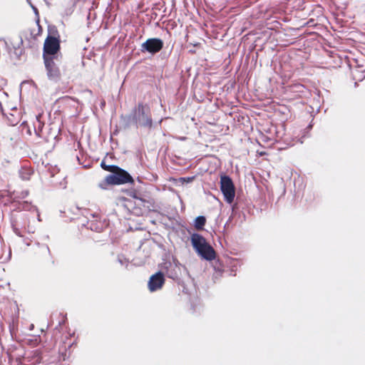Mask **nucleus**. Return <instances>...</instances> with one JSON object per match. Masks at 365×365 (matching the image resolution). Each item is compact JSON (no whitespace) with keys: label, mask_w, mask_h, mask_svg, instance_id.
Masks as SVG:
<instances>
[{"label":"nucleus","mask_w":365,"mask_h":365,"mask_svg":"<svg viewBox=\"0 0 365 365\" xmlns=\"http://www.w3.org/2000/svg\"><path fill=\"white\" fill-rule=\"evenodd\" d=\"M71 101H73V98L70 97V96H64V97H62V98H60L58 101L61 103H63V104H67L68 103Z\"/></svg>","instance_id":"nucleus-18"},{"label":"nucleus","mask_w":365,"mask_h":365,"mask_svg":"<svg viewBox=\"0 0 365 365\" xmlns=\"http://www.w3.org/2000/svg\"><path fill=\"white\" fill-rule=\"evenodd\" d=\"M14 112L17 113V116H16L13 113H11L10 116L9 115L7 116V118H8V120H9L10 125H13V126L16 125L19 123V120H20V118H19L20 113L16 110H15Z\"/></svg>","instance_id":"nucleus-14"},{"label":"nucleus","mask_w":365,"mask_h":365,"mask_svg":"<svg viewBox=\"0 0 365 365\" xmlns=\"http://www.w3.org/2000/svg\"><path fill=\"white\" fill-rule=\"evenodd\" d=\"M191 243L195 251L203 259L212 261L216 257V252L213 247L207 242L202 235L194 233L191 235Z\"/></svg>","instance_id":"nucleus-2"},{"label":"nucleus","mask_w":365,"mask_h":365,"mask_svg":"<svg viewBox=\"0 0 365 365\" xmlns=\"http://www.w3.org/2000/svg\"><path fill=\"white\" fill-rule=\"evenodd\" d=\"M73 344V341H72L71 339L69 337L66 338V340L63 341L62 346L59 348V351L62 355L66 356L67 354V348L70 349Z\"/></svg>","instance_id":"nucleus-12"},{"label":"nucleus","mask_w":365,"mask_h":365,"mask_svg":"<svg viewBox=\"0 0 365 365\" xmlns=\"http://www.w3.org/2000/svg\"><path fill=\"white\" fill-rule=\"evenodd\" d=\"M36 121L38 123V129L35 128V132H36V134L38 136H41V133H40L41 131V129H42V127L43 125V123L39 120V117L38 116L36 117Z\"/></svg>","instance_id":"nucleus-17"},{"label":"nucleus","mask_w":365,"mask_h":365,"mask_svg":"<svg viewBox=\"0 0 365 365\" xmlns=\"http://www.w3.org/2000/svg\"><path fill=\"white\" fill-rule=\"evenodd\" d=\"M206 223V218L204 216H198L196 217L195 220V228L197 230H204V226Z\"/></svg>","instance_id":"nucleus-13"},{"label":"nucleus","mask_w":365,"mask_h":365,"mask_svg":"<svg viewBox=\"0 0 365 365\" xmlns=\"http://www.w3.org/2000/svg\"><path fill=\"white\" fill-rule=\"evenodd\" d=\"M61 49L60 36L48 35L43 43V58H56L58 60V53Z\"/></svg>","instance_id":"nucleus-3"},{"label":"nucleus","mask_w":365,"mask_h":365,"mask_svg":"<svg viewBox=\"0 0 365 365\" xmlns=\"http://www.w3.org/2000/svg\"><path fill=\"white\" fill-rule=\"evenodd\" d=\"M36 261L41 265L53 264V260L48 246L43 245L38 247L34 251Z\"/></svg>","instance_id":"nucleus-6"},{"label":"nucleus","mask_w":365,"mask_h":365,"mask_svg":"<svg viewBox=\"0 0 365 365\" xmlns=\"http://www.w3.org/2000/svg\"><path fill=\"white\" fill-rule=\"evenodd\" d=\"M220 190L227 203H232L235 196V188L232 179L227 175L220 178Z\"/></svg>","instance_id":"nucleus-5"},{"label":"nucleus","mask_w":365,"mask_h":365,"mask_svg":"<svg viewBox=\"0 0 365 365\" xmlns=\"http://www.w3.org/2000/svg\"><path fill=\"white\" fill-rule=\"evenodd\" d=\"M165 282L163 273L160 272L152 275L148 282V287L151 292L160 289Z\"/></svg>","instance_id":"nucleus-10"},{"label":"nucleus","mask_w":365,"mask_h":365,"mask_svg":"<svg viewBox=\"0 0 365 365\" xmlns=\"http://www.w3.org/2000/svg\"><path fill=\"white\" fill-rule=\"evenodd\" d=\"M163 48V41L158 38H148L141 46V51L156 53Z\"/></svg>","instance_id":"nucleus-9"},{"label":"nucleus","mask_w":365,"mask_h":365,"mask_svg":"<svg viewBox=\"0 0 365 365\" xmlns=\"http://www.w3.org/2000/svg\"><path fill=\"white\" fill-rule=\"evenodd\" d=\"M55 60L56 58H43L48 78L51 81H58L61 78V74Z\"/></svg>","instance_id":"nucleus-8"},{"label":"nucleus","mask_w":365,"mask_h":365,"mask_svg":"<svg viewBox=\"0 0 365 365\" xmlns=\"http://www.w3.org/2000/svg\"><path fill=\"white\" fill-rule=\"evenodd\" d=\"M110 180L113 182V185H123L126 183H134V180L132 176L125 170L117 168V170L113 174L110 175Z\"/></svg>","instance_id":"nucleus-7"},{"label":"nucleus","mask_w":365,"mask_h":365,"mask_svg":"<svg viewBox=\"0 0 365 365\" xmlns=\"http://www.w3.org/2000/svg\"><path fill=\"white\" fill-rule=\"evenodd\" d=\"M134 197L135 199L134 202L122 197V200L125 202V207L133 215L136 216H143L150 212L158 211L159 207L153 199L144 200L136 197L135 195Z\"/></svg>","instance_id":"nucleus-1"},{"label":"nucleus","mask_w":365,"mask_h":365,"mask_svg":"<svg viewBox=\"0 0 365 365\" xmlns=\"http://www.w3.org/2000/svg\"><path fill=\"white\" fill-rule=\"evenodd\" d=\"M101 167L104 170H106V171H108V172H110L113 174L114 172H115V170H117V168L118 166L117 165H106V163L104 161H102L101 163Z\"/></svg>","instance_id":"nucleus-16"},{"label":"nucleus","mask_w":365,"mask_h":365,"mask_svg":"<svg viewBox=\"0 0 365 365\" xmlns=\"http://www.w3.org/2000/svg\"><path fill=\"white\" fill-rule=\"evenodd\" d=\"M133 119L145 127H151L153 121L150 107L142 103H138L133 112Z\"/></svg>","instance_id":"nucleus-4"},{"label":"nucleus","mask_w":365,"mask_h":365,"mask_svg":"<svg viewBox=\"0 0 365 365\" xmlns=\"http://www.w3.org/2000/svg\"><path fill=\"white\" fill-rule=\"evenodd\" d=\"M193 179H194V177H190V178H181L180 179V180L181 182H192Z\"/></svg>","instance_id":"nucleus-19"},{"label":"nucleus","mask_w":365,"mask_h":365,"mask_svg":"<svg viewBox=\"0 0 365 365\" xmlns=\"http://www.w3.org/2000/svg\"><path fill=\"white\" fill-rule=\"evenodd\" d=\"M109 178L110 175H107L106 178L99 183V187H101L103 190H106L108 185H114L113 182H110Z\"/></svg>","instance_id":"nucleus-15"},{"label":"nucleus","mask_w":365,"mask_h":365,"mask_svg":"<svg viewBox=\"0 0 365 365\" xmlns=\"http://www.w3.org/2000/svg\"><path fill=\"white\" fill-rule=\"evenodd\" d=\"M34 174V170L31 168L23 167L19 170L20 178L23 180H30L31 175Z\"/></svg>","instance_id":"nucleus-11"}]
</instances>
